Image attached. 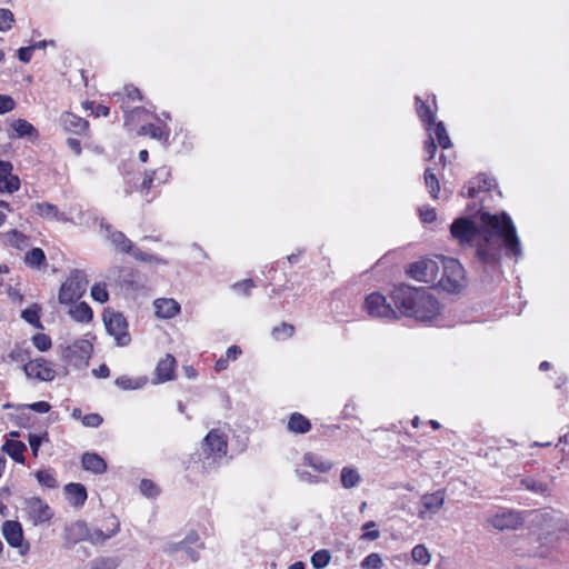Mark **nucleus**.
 <instances>
[{"label":"nucleus","mask_w":569,"mask_h":569,"mask_svg":"<svg viewBox=\"0 0 569 569\" xmlns=\"http://www.w3.org/2000/svg\"><path fill=\"white\" fill-rule=\"evenodd\" d=\"M363 309L370 317L387 319L397 318L396 309L387 302L386 297L379 292H373L366 298Z\"/></svg>","instance_id":"11"},{"label":"nucleus","mask_w":569,"mask_h":569,"mask_svg":"<svg viewBox=\"0 0 569 569\" xmlns=\"http://www.w3.org/2000/svg\"><path fill=\"white\" fill-rule=\"evenodd\" d=\"M302 462L320 473L330 471L333 466L330 460L312 452H307L302 458Z\"/></svg>","instance_id":"31"},{"label":"nucleus","mask_w":569,"mask_h":569,"mask_svg":"<svg viewBox=\"0 0 569 569\" xmlns=\"http://www.w3.org/2000/svg\"><path fill=\"white\" fill-rule=\"evenodd\" d=\"M101 229L103 230L106 238L109 239L118 251L131 253L134 259L142 262L167 264V261L163 258L134 248L132 241L128 239L123 232L113 230L110 224L101 223Z\"/></svg>","instance_id":"3"},{"label":"nucleus","mask_w":569,"mask_h":569,"mask_svg":"<svg viewBox=\"0 0 569 569\" xmlns=\"http://www.w3.org/2000/svg\"><path fill=\"white\" fill-rule=\"evenodd\" d=\"M140 491L147 498H154L160 493L158 486L149 479H143L140 482Z\"/></svg>","instance_id":"51"},{"label":"nucleus","mask_w":569,"mask_h":569,"mask_svg":"<svg viewBox=\"0 0 569 569\" xmlns=\"http://www.w3.org/2000/svg\"><path fill=\"white\" fill-rule=\"evenodd\" d=\"M477 219L478 224L467 218L455 220L450 228L452 238L461 246L476 247L478 258L485 263L498 262L501 247L508 254L521 257L520 239L509 214L480 211Z\"/></svg>","instance_id":"1"},{"label":"nucleus","mask_w":569,"mask_h":569,"mask_svg":"<svg viewBox=\"0 0 569 569\" xmlns=\"http://www.w3.org/2000/svg\"><path fill=\"white\" fill-rule=\"evenodd\" d=\"M487 522L495 529L516 530L522 525V518L517 511H501L490 516Z\"/></svg>","instance_id":"16"},{"label":"nucleus","mask_w":569,"mask_h":569,"mask_svg":"<svg viewBox=\"0 0 569 569\" xmlns=\"http://www.w3.org/2000/svg\"><path fill=\"white\" fill-rule=\"evenodd\" d=\"M16 108V101L8 94H0V114H6Z\"/></svg>","instance_id":"55"},{"label":"nucleus","mask_w":569,"mask_h":569,"mask_svg":"<svg viewBox=\"0 0 569 569\" xmlns=\"http://www.w3.org/2000/svg\"><path fill=\"white\" fill-rule=\"evenodd\" d=\"M26 512L33 526L49 522L53 517V510L39 497H31L26 500Z\"/></svg>","instance_id":"13"},{"label":"nucleus","mask_w":569,"mask_h":569,"mask_svg":"<svg viewBox=\"0 0 569 569\" xmlns=\"http://www.w3.org/2000/svg\"><path fill=\"white\" fill-rule=\"evenodd\" d=\"M2 536L12 548H17L21 556H24L30 550V543L24 541L23 530L20 522L14 520H7L2 523Z\"/></svg>","instance_id":"12"},{"label":"nucleus","mask_w":569,"mask_h":569,"mask_svg":"<svg viewBox=\"0 0 569 569\" xmlns=\"http://www.w3.org/2000/svg\"><path fill=\"white\" fill-rule=\"evenodd\" d=\"M81 466L86 471L102 475L107 471L106 460L96 452H84L81 457Z\"/></svg>","instance_id":"26"},{"label":"nucleus","mask_w":569,"mask_h":569,"mask_svg":"<svg viewBox=\"0 0 569 569\" xmlns=\"http://www.w3.org/2000/svg\"><path fill=\"white\" fill-rule=\"evenodd\" d=\"M445 502V490H437L435 492L422 495L420 499V508L418 510L419 519L426 520L432 518L443 508Z\"/></svg>","instance_id":"14"},{"label":"nucleus","mask_w":569,"mask_h":569,"mask_svg":"<svg viewBox=\"0 0 569 569\" xmlns=\"http://www.w3.org/2000/svg\"><path fill=\"white\" fill-rule=\"evenodd\" d=\"M331 560V553L327 549H320L316 551L310 559V562L315 569H322L329 565Z\"/></svg>","instance_id":"42"},{"label":"nucleus","mask_w":569,"mask_h":569,"mask_svg":"<svg viewBox=\"0 0 569 569\" xmlns=\"http://www.w3.org/2000/svg\"><path fill=\"white\" fill-rule=\"evenodd\" d=\"M177 361L176 358L167 353L161 358L154 369V381L153 383H163L174 379Z\"/></svg>","instance_id":"21"},{"label":"nucleus","mask_w":569,"mask_h":569,"mask_svg":"<svg viewBox=\"0 0 569 569\" xmlns=\"http://www.w3.org/2000/svg\"><path fill=\"white\" fill-rule=\"evenodd\" d=\"M154 315L159 319H171L176 317L181 307L179 302L172 298H158L153 301Z\"/></svg>","instance_id":"24"},{"label":"nucleus","mask_w":569,"mask_h":569,"mask_svg":"<svg viewBox=\"0 0 569 569\" xmlns=\"http://www.w3.org/2000/svg\"><path fill=\"white\" fill-rule=\"evenodd\" d=\"M89 537V527L87 522L78 520L64 528L63 541L67 548H71L78 542L87 541Z\"/></svg>","instance_id":"19"},{"label":"nucleus","mask_w":569,"mask_h":569,"mask_svg":"<svg viewBox=\"0 0 569 569\" xmlns=\"http://www.w3.org/2000/svg\"><path fill=\"white\" fill-rule=\"evenodd\" d=\"M441 258H443V256H438L436 258H421L409 264L407 272L417 281L435 284L437 283L441 269Z\"/></svg>","instance_id":"8"},{"label":"nucleus","mask_w":569,"mask_h":569,"mask_svg":"<svg viewBox=\"0 0 569 569\" xmlns=\"http://www.w3.org/2000/svg\"><path fill=\"white\" fill-rule=\"evenodd\" d=\"M103 322L108 333L114 338L118 346L124 347L129 345L131 339L128 332V323L120 312L106 311L103 313Z\"/></svg>","instance_id":"10"},{"label":"nucleus","mask_w":569,"mask_h":569,"mask_svg":"<svg viewBox=\"0 0 569 569\" xmlns=\"http://www.w3.org/2000/svg\"><path fill=\"white\" fill-rule=\"evenodd\" d=\"M91 297L94 301L104 303L109 299V293L107 291L104 283H94L91 288Z\"/></svg>","instance_id":"49"},{"label":"nucleus","mask_w":569,"mask_h":569,"mask_svg":"<svg viewBox=\"0 0 569 569\" xmlns=\"http://www.w3.org/2000/svg\"><path fill=\"white\" fill-rule=\"evenodd\" d=\"M163 118L157 117L158 123H148L139 129L140 136H149L150 138L168 144L170 137V129L164 121L170 120V116L166 112L162 113Z\"/></svg>","instance_id":"18"},{"label":"nucleus","mask_w":569,"mask_h":569,"mask_svg":"<svg viewBox=\"0 0 569 569\" xmlns=\"http://www.w3.org/2000/svg\"><path fill=\"white\" fill-rule=\"evenodd\" d=\"M67 143L69 146V148L77 154V156H80L81 154V143L78 139H73V138H69L67 140Z\"/></svg>","instance_id":"63"},{"label":"nucleus","mask_w":569,"mask_h":569,"mask_svg":"<svg viewBox=\"0 0 569 569\" xmlns=\"http://www.w3.org/2000/svg\"><path fill=\"white\" fill-rule=\"evenodd\" d=\"M24 262L31 268H41L46 264V254L41 248H33L24 256Z\"/></svg>","instance_id":"39"},{"label":"nucleus","mask_w":569,"mask_h":569,"mask_svg":"<svg viewBox=\"0 0 569 569\" xmlns=\"http://www.w3.org/2000/svg\"><path fill=\"white\" fill-rule=\"evenodd\" d=\"M34 213L47 220H56L60 222H70V217L61 212L56 204L50 202H37L32 206Z\"/></svg>","instance_id":"25"},{"label":"nucleus","mask_w":569,"mask_h":569,"mask_svg":"<svg viewBox=\"0 0 569 569\" xmlns=\"http://www.w3.org/2000/svg\"><path fill=\"white\" fill-rule=\"evenodd\" d=\"M88 279L82 270H73L61 284L58 300L61 305H70L79 300L87 291Z\"/></svg>","instance_id":"6"},{"label":"nucleus","mask_w":569,"mask_h":569,"mask_svg":"<svg viewBox=\"0 0 569 569\" xmlns=\"http://www.w3.org/2000/svg\"><path fill=\"white\" fill-rule=\"evenodd\" d=\"M103 419L99 413H88L82 417V425L89 428H98Z\"/></svg>","instance_id":"56"},{"label":"nucleus","mask_w":569,"mask_h":569,"mask_svg":"<svg viewBox=\"0 0 569 569\" xmlns=\"http://www.w3.org/2000/svg\"><path fill=\"white\" fill-rule=\"evenodd\" d=\"M2 450L17 463H24L23 453L27 450V446L22 441L7 440L2 446Z\"/></svg>","instance_id":"32"},{"label":"nucleus","mask_w":569,"mask_h":569,"mask_svg":"<svg viewBox=\"0 0 569 569\" xmlns=\"http://www.w3.org/2000/svg\"><path fill=\"white\" fill-rule=\"evenodd\" d=\"M59 122L66 131L79 136L84 134L89 128L87 120L71 112H63L60 116Z\"/></svg>","instance_id":"23"},{"label":"nucleus","mask_w":569,"mask_h":569,"mask_svg":"<svg viewBox=\"0 0 569 569\" xmlns=\"http://www.w3.org/2000/svg\"><path fill=\"white\" fill-rule=\"evenodd\" d=\"M412 562L419 566H428L431 562V552L423 543L416 545L411 549Z\"/></svg>","instance_id":"35"},{"label":"nucleus","mask_w":569,"mask_h":569,"mask_svg":"<svg viewBox=\"0 0 569 569\" xmlns=\"http://www.w3.org/2000/svg\"><path fill=\"white\" fill-rule=\"evenodd\" d=\"M423 298L428 302L415 303L411 317L419 321H432L440 315L438 301L426 290H423Z\"/></svg>","instance_id":"15"},{"label":"nucleus","mask_w":569,"mask_h":569,"mask_svg":"<svg viewBox=\"0 0 569 569\" xmlns=\"http://www.w3.org/2000/svg\"><path fill=\"white\" fill-rule=\"evenodd\" d=\"M441 277L438 276L437 283L449 292L459 291L465 284V271L461 263L453 258H441Z\"/></svg>","instance_id":"7"},{"label":"nucleus","mask_w":569,"mask_h":569,"mask_svg":"<svg viewBox=\"0 0 569 569\" xmlns=\"http://www.w3.org/2000/svg\"><path fill=\"white\" fill-rule=\"evenodd\" d=\"M70 317L77 322H90L92 320V310L86 302H79L69 310Z\"/></svg>","instance_id":"34"},{"label":"nucleus","mask_w":569,"mask_h":569,"mask_svg":"<svg viewBox=\"0 0 569 569\" xmlns=\"http://www.w3.org/2000/svg\"><path fill=\"white\" fill-rule=\"evenodd\" d=\"M32 343L39 351H47L51 348L52 341L48 335L37 333L32 337Z\"/></svg>","instance_id":"50"},{"label":"nucleus","mask_w":569,"mask_h":569,"mask_svg":"<svg viewBox=\"0 0 569 569\" xmlns=\"http://www.w3.org/2000/svg\"><path fill=\"white\" fill-rule=\"evenodd\" d=\"M40 307L38 305H33L27 309H24L21 313V317L24 321L32 325L38 329H42V323L40 322Z\"/></svg>","instance_id":"41"},{"label":"nucleus","mask_w":569,"mask_h":569,"mask_svg":"<svg viewBox=\"0 0 569 569\" xmlns=\"http://www.w3.org/2000/svg\"><path fill=\"white\" fill-rule=\"evenodd\" d=\"M14 24V16L9 9H0V32H7Z\"/></svg>","instance_id":"47"},{"label":"nucleus","mask_w":569,"mask_h":569,"mask_svg":"<svg viewBox=\"0 0 569 569\" xmlns=\"http://www.w3.org/2000/svg\"><path fill=\"white\" fill-rule=\"evenodd\" d=\"M64 493L69 503L74 508L82 507L88 498L87 489L81 483H68L64 487Z\"/></svg>","instance_id":"27"},{"label":"nucleus","mask_w":569,"mask_h":569,"mask_svg":"<svg viewBox=\"0 0 569 569\" xmlns=\"http://www.w3.org/2000/svg\"><path fill=\"white\" fill-rule=\"evenodd\" d=\"M419 214H420L422 222H425V223L433 222L437 217L435 209L430 208V207L420 208Z\"/></svg>","instance_id":"58"},{"label":"nucleus","mask_w":569,"mask_h":569,"mask_svg":"<svg viewBox=\"0 0 569 569\" xmlns=\"http://www.w3.org/2000/svg\"><path fill=\"white\" fill-rule=\"evenodd\" d=\"M10 127L16 133L18 138L29 137L31 139H37L39 137V132L36 127L28 122L24 119H16L11 122Z\"/></svg>","instance_id":"33"},{"label":"nucleus","mask_w":569,"mask_h":569,"mask_svg":"<svg viewBox=\"0 0 569 569\" xmlns=\"http://www.w3.org/2000/svg\"><path fill=\"white\" fill-rule=\"evenodd\" d=\"M123 97H124L123 99H127L128 101H134V100L141 99L139 89L133 86L124 87Z\"/></svg>","instance_id":"59"},{"label":"nucleus","mask_w":569,"mask_h":569,"mask_svg":"<svg viewBox=\"0 0 569 569\" xmlns=\"http://www.w3.org/2000/svg\"><path fill=\"white\" fill-rule=\"evenodd\" d=\"M32 51H33V49H32L31 46L20 48L18 50V58H19V60L24 62V63L30 62V60L32 58Z\"/></svg>","instance_id":"60"},{"label":"nucleus","mask_w":569,"mask_h":569,"mask_svg":"<svg viewBox=\"0 0 569 569\" xmlns=\"http://www.w3.org/2000/svg\"><path fill=\"white\" fill-rule=\"evenodd\" d=\"M119 530H120L119 520L114 516H111L108 520L106 530L98 529V528L91 530L89 528V537H88L87 541H89L93 545L103 543L108 539L116 536L119 532Z\"/></svg>","instance_id":"22"},{"label":"nucleus","mask_w":569,"mask_h":569,"mask_svg":"<svg viewBox=\"0 0 569 569\" xmlns=\"http://www.w3.org/2000/svg\"><path fill=\"white\" fill-rule=\"evenodd\" d=\"M170 174L171 172L168 167H160L152 171L151 173H146L141 183V188L148 190L154 186L166 183L169 180Z\"/></svg>","instance_id":"28"},{"label":"nucleus","mask_w":569,"mask_h":569,"mask_svg":"<svg viewBox=\"0 0 569 569\" xmlns=\"http://www.w3.org/2000/svg\"><path fill=\"white\" fill-rule=\"evenodd\" d=\"M287 429L292 433L305 435L311 430V422L302 413L293 412L288 418Z\"/></svg>","instance_id":"29"},{"label":"nucleus","mask_w":569,"mask_h":569,"mask_svg":"<svg viewBox=\"0 0 569 569\" xmlns=\"http://www.w3.org/2000/svg\"><path fill=\"white\" fill-rule=\"evenodd\" d=\"M204 545L196 530H190L181 540L169 539L162 545V552L174 559L198 562Z\"/></svg>","instance_id":"2"},{"label":"nucleus","mask_w":569,"mask_h":569,"mask_svg":"<svg viewBox=\"0 0 569 569\" xmlns=\"http://www.w3.org/2000/svg\"><path fill=\"white\" fill-rule=\"evenodd\" d=\"M92 375L96 378L104 379L110 376V370H109L108 366L103 363V365H100L97 369H93Z\"/></svg>","instance_id":"61"},{"label":"nucleus","mask_w":569,"mask_h":569,"mask_svg":"<svg viewBox=\"0 0 569 569\" xmlns=\"http://www.w3.org/2000/svg\"><path fill=\"white\" fill-rule=\"evenodd\" d=\"M391 299L395 305L393 308L397 311V317L399 315L411 317L415 303L428 302V300L423 298L422 289H416L411 287L396 288L392 291Z\"/></svg>","instance_id":"9"},{"label":"nucleus","mask_w":569,"mask_h":569,"mask_svg":"<svg viewBox=\"0 0 569 569\" xmlns=\"http://www.w3.org/2000/svg\"><path fill=\"white\" fill-rule=\"evenodd\" d=\"M36 478L38 482L47 488H56L57 487V480L54 477V473L50 470H39L36 473Z\"/></svg>","instance_id":"45"},{"label":"nucleus","mask_w":569,"mask_h":569,"mask_svg":"<svg viewBox=\"0 0 569 569\" xmlns=\"http://www.w3.org/2000/svg\"><path fill=\"white\" fill-rule=\"evenodd\" d=\"M431 130L429 131V133H433L437 141H438V144L443 148V149H448V148H451L452 143H451V140L447 133V130L445 128V124L443 122H435L431 124Z\"/></svg>","instance_id":"38"},{"label":"nucleus","mask_w":569,"mask_h":569,"mask_svg":"<svg viewBox=\"0 0 569 569\" xmlns=\"http://www.w3.org/2000/svg\"><path fill=\"white\" fill-rule=\"evenodd\" d=\"M383 565L382 558L379 553L372 552L367 556L360 563L362 569H380Z\"/></svg>","instance_id":"48"},{"label":"nucleus","mask_w":569,"mask_h":569,"mask_svg":"<svg viewBox=\"0 0 569 569\" xmlns=\"http://www.w3.org/2000/svg\"><path fill=\"white\" fill-rule=\"evenodd\" d=\"M417 113L419 118L427 124V130H431V124L436 122L435 113L431 107L427 106L419 97L416 98Z\"/></svg>","instance_id":"36"},{"label":"nucleus","mask_w":569,"mask_h":569,"mask_svg":"<svg viewBox=\"0 0 569 569\" xmlns=\"http://www.w3.org/2000/svg\"><path fill=\"white\" fill-rule=\"evenodd\" d=\"M362 533L360 536V540L362 541H375L380 538V530L377 529V525L375 521L366 522L362 528Z\"/></svg>","instance_id":"43"},{"label":"nucleus","mask_w":569,"mask_h":569,"mask_svg":"<svg viewBox=\"0 0 569 569\" xmlns=\"http://www.w3.org/2000/svg\"><path fill=\"white\" fill-rule=\"evenodd\" d=\"M26 375L29 378L39 379L41 381H52L56 377V371L50 362L43 358H37L27 362L23 367Z\"/></svg>","instance_id":"17"},{"label":"nucleus","mask_w":569,"mask_h":569,"mask_svg":"<svg viewBox=\"0 0 569 569\" xmlns=\"http://www.w3.org/2000/svg\"><path fill=\"white\" fill-rule=\"evenodd\" d=\"M13 166L9 161H0V192L13 193L20 189L21 182L17 174L12 173Z\"/></svg>","instance_id":"20"},{"label":"nucleus","mask_w":569,"mask_h":569,"mask_svg":"<svg viewBox=\"0 0 569 569\" xmlns=\"http://www.w3.org/2000/svg\"><path fill=\"white\" fill-rule=\"evenodd\" d=\"M425 183L427 188L429 189V192L432 198H438V193L440 191V184L436 177V174L427 168L425 171Z\"/></svg>","instance_id":"44"},{"label":"nucleus","mask_w":569,"mask_h":569,"mask_svg":"<svg viewBox=\"0 0 569 569\" xmlns=\"http://www.w3.org/2000/svg\"><path fill=\"white\" fill-rule=\"evenodd\" d=\"M93 345L89 339L80 338L71 343L61 346V358L76 368H86L92 356Z\"/></svg>","instance_id":"5"},{"label":"nucleus","mask_w":569,"mask_h":569,"mask_svg":"<svg viewBox=\"0 0 569 569\" xmlns=\"http://www.w3.org/2000/svg\"><path fill=\"white\" fill-rule=\"evenodd\" d=\"M426 151L429 153L430 158H433L437 151V144L433 141L432 133H429V140L426 142Z\"/></svg>","instance_id":"64"},{"label":"nucleus","mask_w":569,"mask_h":569,"mask_svg":"<svg viewBox=\"0 0 569 569\" xmlns=\"http://www.w3.org/2000/svg\"><path fill=\"white\" fill-rule=\"evenodd\" d=\"M148 383L147 376L130 377L122 375L114 380V385L124 391L142 389Z\"/></svg>","instance_id":"30"},{"label":"nucleus","mask_w":569,"mask_h":569,"mask_svg":"<svg viewBox=\"0 0 569 569\" xmlns=\"http://www.w3.org/2000/svg\"><path fill=\"white\" fill-rule=\"evenodd\" d=\"M51 406L47 401H37L30 405L21 406V409H30L39 413H47L50 410Z\"/></svg>","instance_id":"57"},{"label":"nucleus","mask_w":569,"mask_h":569,"mask_svg":"<svg viewBox=\"0 0 569 569\" xmlns=\"http://www.w3.org/2000/svg\"><path fill=\"white\" fill-rule=\"evenodd\" d=\"M341 482L345 488H352L356 486V471L351 468H343L341 472Z\"/></svg>","instance_id":"54"},{"label":"nucleus","mask_w":569,"mask_h":569,"mask_svg":"<svg viewBox=\"0 0 569 569\" xmlns=\"http://www.w3.org/2000/svg\"><path fill=\"white\" fill-rule=\"evenodd\" d=\"M28 440H29V446L31 448V451H32V455L34 457L38 456V452H39V448L40 446L42 445V442H48L49 441V437H48V433L47 432H43V433H30L29 437H28Z\"/></svg>","instance_id":"46"},{"label":"nucleus","mask_w":569,"mask_h":569,"mask_svg":"<svg viewBox=\"0 0 569 569\" xmlns=\"http://www.w3.org/2000/svg\"><path fill=\"white\" fill-rule=\"evenodd\" d=\"M204 466L211 467L221 462L228 452V435L222 429H212L202 442Z\"/></svg>","instance_id":"4"},{"label":"nucleus","mask_w":569,"mask_h":569,"mask_svg":"<svg viewBox=\"0 0 569 569\" xmlns=\"http://www.w3.org/2000/svg\"><path fill=\"white\" fill-rule=\"evenodd\" d=\"M118 566L116 559L102 557L93 560L89 569H116Z\"/></svg>","instance_id":"52"},{"label":"nucleus","mask_w":569,"mask_h":569,"mask_svg":"<svg viewBox=\"0 0 569 569\" xmlns=\"http://www.w3.org/2000/svg\"><path fill=\"white\" fill-rule=\"evenodd\" d=\"M295 333V327L287 322H281L271 330V337L277 341L290 339Z\"/></svg>","instance_id":"40"},{"label":"nucleus","mask_w":569,"mask_h":569,"mask_svg":"<svg viewBox=\"0 0 569 569\" xmlns=\"http://www.w3.org/2000/svg\"><path fill=\"white\" fill-rule=\"evenodd\" d=\"M254 287V283L251 279H246L232 284V289L244 297L250 295L251 289Z\"/></svg>","instance_id":"53"},{"label":"nucleus","mask_w":569,"mask_h":569,"mask_svg":"<svg viewBox=\"0 0 569 569\" xmlns=\"http://www.w3.org/2000/svg\"><path fill=\"white\" fill-rule=\"evenodd\" d=\"M4 237L7 243L12 248L22 250L29 246V237L16 229L8 231Z\"/></svg>","instance_id":"37"},{"label":"nucleus","mask_w":569,"mask_h":569,"mask_svg":"<svg viewBox=\"0 0 569 569\" xmlns=\"http://www.w3.org/2000/svg\"><path fill=\"white\" fill-rule=\"evenodd\" d=\"M241 352L242 351H241L240 347H238L236 345L231 346L226 351V358L229 361H234L241 355Z\"/></svg>","instance_id":"62"}]
</instances>
